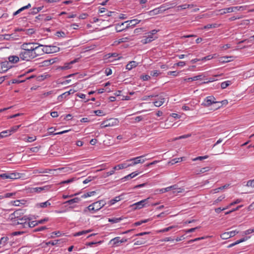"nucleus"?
Here are the masks:
<instances>
[{
    "label": "nucleus",
    "mask_w": 254,
    "mask_h": 254,
    "mask_svg": "<svg viewBox=\"0 0 254 254\" xmlns=\"http://www.w3.org/2000/svg\"><path fill=\"white\" fill-rule=\"evenodd\" d=\"M19 57L21 60L26 61H30L31 59L35 58L33 52L32 51H21L19 54Z\"/></svg>",
    "instance_id": "obj_1"
},
{
    "label": "nucleus",
    "mask_w": 254,
    "mask_h": 254,
    "mask_svg": "<svg viewBox=\"0 0 254 254\" xmlns=\"http://www.w3.org/2000/svg\"><path fill=\"white\" fill-rule=\"evenodd\" d=\"M149 197L146 199H144L131 205L130 207H131L132 209L133 210L140 209L146 206L147 204L149 203Z\"/></svg>",
    "instance_id": "obj_2"
},
{
    "label": "nucleus",
    "mask_w": 254,
    "mask_h": 254,
    "mask_svg": "<svg viewBox=\"0 0 254 254\" xmlns=\"http://www.w3.org/2000/svg\"><path fill=\"white\" fill-rule=\"evenodd\" d=\"M48 46H44L42 45H39L37 49H35L33 51V54L35 58L41 56L44 53H48Z\"/></svg>",
    "instance_id": "obj_3"
},
{
    "label": "nucleus",
    "mask_w": 254,
    "mask_h": 254,
    "mask_svg": "<svg viewBox=\"0 0 254 254\" xmlns=\"http://www.w3.org/2000/svg\"><path fill=\"white\" fill-rule=\"evenodd\" d=\"M18 227L19 229L28 228L27 221H30L32 219L26 215H24L21 218H19Z\"/></svg>",
    "instance_id": "obj_4"
},
{
    "label": "nucleus",
    "mask_w": 254,
    "mask_h": 254,
    "mask_svg": "<svg viewBox=\"0 0 254 254\" xmlns=\"http://www.w3.org/2000/svg\"><path fill=\"white\" fill-rule=\"evenodd\" d=\"M215 98L212 96L207 97L205 99L204 102L202 103V105L205 107H208L212 104L220 103V102L215 101Z\"/></svg>",
    "instance_id": "obj_5"
},
{
    "label": "nucleus",
    "mask_w": 254,
    "mask_h": 254,
    "mask_svg": "<svg viewBox=\"0 0 254 254\" xmlns=\"http://www.w3.org/2000/svg\"><path fill=\"white\" fill-rule=\"evenodd\" d=\"M117 120L115 119H110L109 120L103 121L101 124V128H105L108 127H111L116 124Z\"/></svg>",
    "instance_id": "obj_6"
},
{
    "label": "nucleus",
    "mask_w": 254,
    "mask_h": 254,
    "mask_svg": "<svg viewBox=\"0 0 254 254\" xmlns=\"http://www.w3.org/2000/svg\"><path fill=\"white\" fill-rule=\"evenodd\" d=\"M11 67L8 62H2L0 64V72L4 73Z\"/></svg>",
    "instance_id": "obj_7"
},
{
    "label": "nucleus",
    "mask_w": 254,
    "mask_h": 254,
    "mask_svg": "<svg viewBox=\"0 0 254 254\" xmlns=\"http://www.w3.org/2000/svg\"><path fill=\"white\" fill-rule=\"evenodd\" d=\"M140 20L134 19L132 20L126 21L125 22V23H127L126 25V28L128 29L130 27H134L136 24L139 23L140 22Z\"/></svg>",
    "instance_id": "obj_8"
},
{
    "label": "nucleus",
    "mask_w": 254,
    "mask_h": 254,
    "mask_svg": "<svg viewBox=\"0 0 254 254\" xmlns=\"http://www.w3.org/2000/svg\"><path fill=\"white\" fill-rule=\"evenodd\" d=\"M76 61H77V59H75L74 60L71 61L69 63H65L64 65V66H59L57 67L56 69H61L62 70H66V69H70L71 68V66H70V65L75 63L76 62Z\"/></svg>",
    "instance_id": "obj_9"
},
{
    "label": "nucleus",
    "mask_w": 254,
    "mask_h": 254,
    "mask_svg": "<svg viewBox=\"0 0 254 254\" xmlns=\"http://www.w3.org/2000/svg\"><path fill=\"white\" fill-rule=\"evenodd\" d=\"M21 210L20 209L15 211L13 213L10 214L9 218L13 219L15 218H21L23 216L22 215H21Z\"/></svg>",
    "instance_id": "obj_10"
},
{
    "label": "nucleus",
    "mask_w": 254,
    "mask_h": 254,
    "mask_svg": "<svg viewBox=\"0 0 254 254\" xmlns=\"http://www.w3.org/2000/svg\"><path fill=\"white\" fill-rule=\"evenodd\" d=\"M63 168H58V169H49V176L50 175L52 176H58L61 173V171Z\"/></svg>",
    "instance_id": "obj_11"
},
{
    "label": "nucleus",
    "mask_w": 254,
    "mask_h": 254,
    "mask_svg": "<svg viewBox=\"0 0 254 254\" xmlns=\"http://www.w3.org/2000/svg\"><path fill=\"white\" fill-rule=\"evenodd\" d=\"M56 129H54L53 127H49V135H56V134H62L66 132H67L68 131H70V129L68 130H65L63 131H61L60 132L54 133V131Z\"/></svg>",
    "instance_id": "obj_12"
},
{
    "label": "nucleus",
    "mask_w": 254,
    "mask_h": 254,
    "mask_svg": "<svg viewBox=\"0 0 254 254\" xmlns=\"http://www.w3.org/2000/svg\"><path fill=\"white\" fill-rule=\"evenodd\" d=\"M126 23L122 22L121 23H118L115 25V29L117 32H120L127 29L126 27H124V24Z\"/></svg>",
    "instance_id": "obj_13"
},
{
    "label": "nucleus",
    "mask_w": 254,
    "mask_h": 254,
    "mask_svg": "<svg viewBox=\"0 0 254 254\" xmlns=\"http://www.w3.org/2000/svg\"><path fill=\"white\" fill-rule=\"evenodd\" d=\"M156 38H157V36H151L148 34V36L142 39L141 42L143 44H147L150 43Z\"/></svg>",
    "instance_id": "obj_14"
},
{
    "label": "nucleus",
    "mask_w": 254,
    "mask_h": 254,
    "mask_svg": "<svg viewBox=\"0 0 254 254\" xmlns=\"http://www.w3.org/2000/svg\"><path fill=\"white\" fill-rule=\"evenodd\" d=\"M31 46H32V43H23L21 47V49L22 50V51H32V50L33 49H31L32 47H31Z\"/></svg>",
    "instance_id": "obj_15"
},
{
    "label": "nucleus",
    "mask_w": 254,
    "mask_h": 254,
    "mask_svg": "<svg viewBox=\"0 0 254 254\" xmlns=\"http://www.w3.org/2000/svg\"><path fill=\"white\" fill-rule=\"evenodd\" d=\"M176 5H177L176 2H167V3H165V4H163L161 5V6H160V8H165L166 6H168V7H167L166 9H164V10H165L166 9H170L171 8H173L175 6H176Z\"/></svg>",
    "instance_id": "obj_16"
},
{
    "label": "nucleus",
    "mask_w": 254,
    "mask_h": 254,
    "mask_svg": "<svg viewBox=\"0 0 254 254\" xmlns=\"http://www.w3.org/2000/svg\"><path fill=\"white\" fill-rule=\"evenodd\" d=\"M47 190L48 188L45 186L44 187L31 188L30 191L31 192H40L42 190Z\"/></svg>",
    "instance_id": "obj_17"
},
{
    "label": "nucleus",
    "mask_w": 254,
    "mask_h": 254,
    "mask_svg": "<svg viewBox=\"0 0 254 254\" xmlns=\"http://www.w3.org/2000/svg\"><path fill=\"white\" fill-rule=\"evenodd\" d=\"M165 102V98L163 96H159L158 100L154 102V104L156 107L161 106Z\"/></svg>",
    "instance_id": "obj_18"
},
{
    "label": "nucleus",
    "mask_w": 254,
    "mask_h": 254,
    "mask_svg": "<svg viewBox=\"0 0 254 254\" xmlns=\"http://www.w3.org/2000/svg\"><path fill=\"white\" fill-rule=\"evenodd\" d=\"M138 63L135 61H131L127 64L126 69L128 70H130L133 68L136 67Z\"/></svg>",
    "instance_id": "obj_19"
},
{
    "label": "nucleus",
    "mask_w": 254,
    "mask_h": 254,
    "mask_svg": "<svg viewBox=\"0 0 254 254\" xmlns=\"http://www.w3.org/2000/svg\"><path fill=\"white\" fill-rule=\"evenodd\" d=\"M8 179L14 180L19 179L21 177L20 174L18 173H7Z\"/></svg>",
    "instance_id": "obj_20"
},
{
    "label": "nucleus",
    "mask_w": 254,
    "mask_h": 254,
    "mask_svg": "<svg viewBox=\"0 0 254 254\" xmlns=\"http://www.w3.org/2000/svg\"><path fill=\"white\" fill-rule=\"evenodd\" d=\"M80 200L81 199L79 197H74L73 198L66 201L64 203L71 205L74 203H78L80 201Z\"/></svg>",
    "instance_id": "obj_21"
},
{
    "label": "nucleus",
    "mask_w": 254,
    "mask_h": 254,
    "mask_svg": "<svg viewBox=\"0 0 254 254\" xmlns=\"http://www.w3.org/2000/svg\"><path fill=\"white\" fill-rule=\"evenodd\" d=\"M139 174V172H132L131 173V174L124 177V178H122L121 180H123V181H125L129 179H131V178H133L134 177H135V176H136L138 174Z\"/></svg>",
    "instance_id": "obj_22"
},
{
    "label": "nucleus",
    "mask_w": 254,
    "mask_h": 254,
    "mask_svg": "<svg viewBox=\"0 0 254 254\" xmlns=\"http://www.w3.org/2000/svg\"><path fill=\"white\" fill-rule=\"evenodd\" d=\"M98 203L97 202H94L89 205L88 207H86L84 209V211H86L87 209H88L89 211H93L96 212L97 210H96V207L95 206L97 205Z\"/></svg>",
    "instance_id": "obj_23"
},
{
    "label": "nucleus",
    "mask_w": 254,
    "mask_h": 254,
    "mask_svg": "<svg viewBox=\"0 0 254 254\" xmlns=\"http://www.w3.org/2000/svg\"><path fill=\"white\" fill-rule=\"evenodd\" d=\"M248 238L249 237H244V238H242V239H241L236 241L235 242H234V243L229 245L228 246V248H231V247H233V246H235V245H236L237 244H240L241 243L245 242V241H246L248 239Z\"/></svg>",
    "instance_id": "obj_24"
},
{
    "label": "nucleus",
    "mask_w": 254,
    "mask_h": 254,
    "mask_svg": "<svg viewBox=\"0 0 254 254\" xmlns=\"http://www.w3.org/2000/svg\"><path fill=\"white\" fill-rule=\"evenodd\" d=\"M144 155H142L139 157H135L130 159L129 161H134V163L137 164L138 163H142L145 161V160L142 159V161H140V158L143 157Z\"/></svg>",
    "instance_id": "obj_25"
},
{
    "label": "nucleus",
    "mask_w": 254,
    "mask_h": 254,
    "mask_svg": "<svg viewBox=\"0 0 254 254\" xmlns=\"http://www.w3.org/2000/svg\"><path fill=\"white\" fill-rule=\"evenodd\" d=\"M128 167V165H127V163L126 162V163H122V164H120L118 165L115 166L114 167V170H119L120 169L127 168Z\"/></svg>",
    "instance_id": "obj_26"
},
{
    "label": "nucleus",
    "mask_w": 254,
    "mask_h": 254,
    "mask_svg": "<svg viewBox=\"0 0 254 254\" xmlns=\"http://www.w3.org/2000/svg\"><path fill=\"white\" fill-rule=\"evenodd\" d=\"M19 57L16 56H10L8 57V60L10 63H16L19 60Z\"/></svg>",
    "instance_id": "obj_27"
},
{
    "label": "nucleus",
    "mask_w": 254,
    "mask_h": 254,
    "mask_svg": "<svg viewBox=\"0 0 254 254\" xmlns=\"http://www.w3.org/2000/svg\"><path fill=\"white\" fill-rule=\"evenodd\" d=\"M121 239L119 237H117L110 241V243L112 244L114 246H118L119 243H120Z\"/></svg>",
    "instance_id": "obj_28"
},
{
    "label": "nucleus",
    "mask_w": 254,
    "mask_h": 254,
    "mask_svg": "<svg viewBox=\"0 0 254 254\" xmlns=\"http://www.w3.org/2000/svg\"><path fill=\"white\" fill-rule=\"evenodd\" d=\"M98 205L95 206L96 207V210L98 211L101 208H102L104 206V205L106 204L104 200H100L98 201H97Z\"/></svg>",
    "instance_id": "obj_29"
},
{
    "label": "nucleus",
    "mask_w": 254,
    "mask_h": 254,
    "mask_svg": "<svg viewBox=\"0 0 254 254\" xmlns=\"http://www.w3.org/2000/svg\"><path fill=\"white\" fill-rule=\"evenodd\" d=\"M233 57H223L220 58V62L222 63H227L233 60Z\"/></svg>",
    "instance_id": "obj_30"
},
{
    "label": "nucleus",
    "mask_w": 254,
    "mask_h": 254,
    "mask_svg": "<svg viewBox=\"0 0 254 254\" xmlns=\"http://www.w3.org/2000/svg\"><path fill=\"white\" fill-rule=\"evenodd\" d=\"M233 237V235H231V232H225L221 235V238L222 239H227L231 237Z\"/></svg>",
    "instance_id": "obj_31"
},
{
    "label": "nucleus",
    "mask_w": 254,
    "mask_h": 254,
    "mask_svg": "<svg viewBox=\"0 0 254 254\" xmlns=\"http://www.w3.org/2000/svg\"><path fill=\"white\" fill-rule=\"evenodd\" d=\"M92 230L91 229H89L87 230H83L81 231L78 232L74 234L73 236L75 237L79 236L82 235L86 234L89 232H91Z\"/></svg>",
    "instance_id": "obj_32"
},
{
    "label": "nucleus",
    "mask_w": 254,
    "mask_h": 254,
    "mask_svg": "<svg viewBox=\"0 0 254 254\" xmlns=\"http://www.w3.org/2000/svg\"><path fill=\"white\" fill-rule=\"evenodd\" d=\"M220 24L217 23H213L211 24H207L204 26L203 28L205 29H208L210 28H218L220 26Z\"/></svg>",
    "instance_id": "obj_33"
},
{
    "label": "nucleus",
    "mask_w": 254,
    "mask_h": 254,
    "mask_svg": "<svg viewBox=\"0 0 254 254\" xmlns=\"http://www.w3.org/2000/svg\"><path fill=\"white\" fill-rule=\"evenodd\" d=\"M49 48H50L49 49V54L56 53L60 50V48L57 46H49Z\"/></svg>",
    "instance_id": "obj_34"
},
{
    "label": "nucleus",
    "mask_w": 254,
    "mask_h": 254,
    "mask_svg": "<svg viewBox=\"0 0 254 254\" xmlns=\"http://www.w3.org/2000/svg\"><path fill=\"white\" fill-rule=\"evenodd\" d=\"M15 194L16 192H7L5 193L3 195H0V199L11 197L15 195Z\"/></svg>",
    "instance_id": "obj_35"
},
{
    "label": "nucleus",
    "mask_w": 254,
    "mask_h": 254,
    "mask_svg": "<svg viewBox=\"0 0 254 254\" xmlns=\"http://www.w3.org/2000/svg\"><path fill=\"white\" fill-rule=\"evenodd\" d=\"M123 219V217H121L119 218H109L108 221L110 222H111L112 223H119Z\"/></svg>",
    "instance_id": "obj_36"
},
{
    "label": "nucleus",
    "mask_w": 254,
    "mask_h": 254,
    "mask_svg": "<svg viewBox=\"0 0 254 254\" xmlns=\"http://www.w3.org/2000/svg\"><path fill=\"white\" fill-rule=\"evenodd\" d=\"M184 158H185V157H180L178 158L173 159L170 162H169V164L174 165L176 163L182 162Z\"/></svg>",
    "instance_id": "obj_37"
},
{
    "label": "nucleus",
    "mask_w": 254,
    "mask_h": 254,
    "mask_svg": "<svg viewBox=\"0 0 254 254\" xmlns=\"http://www.w3.org/2000/svg\"><path fill=\"white\" fill-rule=\"evenodd\" d=\"M229 184H226L223 186L213 189L212 190V191H213L214 193H216L218 192L220 190L227 188L229 187Z\"/></svg>",
    "instance_id": "obj_38"
},
{
    "label": "nucleus",
    "mask_w": 254,
    "mask_h": 254,
    "mask_svg": "<svg viewBox=\"0 0 254 254\" xmlns=\"http://www.w3.org/2000/svg\"><path fill=\"white\" fill-rule=\"evenodd\" d=\"M36 139V137L35 136H26L25 137L23 140L25 141H27L29 142H32L35 141Z\"/></svg>",
    "instance_id": "obj_39"
},
{
    "label": "nucleus",
    "mask_w": 254,
    "mask_h": 254,
    "mask_svg": "<svg viewBox=\"0 0 254 254\" xmlns=\"http://www.w3.org/2000/svg\"><path fill=\"white\" fill-rule=\"evenodd\" d=\"M160 9V7L159 8H155L153 10L150 11L149 12V15H154L161 13V10Z\"/></svg>",
    "instance_id": "obj_40"
},
{
    "label": "nucleus",
    "mask_w": 254,
    "mask_h": 254,
    "mask_svg": "<svg viewBox=\"0 0 254 254\" xmlns=\"http://www.w3.org/2000/svg\"><path fill=\"white\" fill-rule=\"evenodd\" d=\"M9 130H6L3 131L0 133V138H3L4 137H6L11 134V133L9 132Z\"/></svg>",
    "instance_id": "obj_41"
},
{
    "label": "nucleus",
    "mask_w": 254,
    "mask_h": 254,
    "mask_svg": "<svg viewBox=\"0 0 254 254\" xmlns=\"http://www.w3.org/2000/svg\"><path fill=\"white\" fill-rule=\"evenodd\" d=\"M54 35L57 36L58 38H64L66 36V34L64 32L62 31H58L56 32Z\"/></svg>",
    "instance_id": "obj_42"
},
{
    "label": "nucleus",
    "mask_w": 254,
    "mask_h": 254,
    "mask_svg": "<svg viewBox=\"0 0 254 254\" xmlns=\"http://www.w3.org/2000/svg\"><path fill=\"white\" fill-rule=\"evenodd\" d=\"M8 238L7 237H3L0 239V244L2 246H5L8 240Z\"/></svg>",
    "instance_id": "obj_43"
},
{
    "label": "nucleus",
    "mask_w": 254,
    "mask_h": 254,
    "mask_svg": "<svg viewBox=\"0 0 254 254\" xmlns=\"http://www.w3.org/2000/svg\"><path fill=\"white\" fill-rule=\"evenodd\" d=\"M176 185H173L166 188L162 189L160 190V191L161 192H165L171 190L172 189H175Z\"/></svg>",
    "instance_id": "obj_44"
},
{
    "label": "nucleus",
    "mask_w": 254,
    "mask_h": 254,
    "mask_svg": "<svg viewBox=\"0 0 254 254\" xmlns=\"http://www.w3.org/2000/svg\"><path fill=\"white\" fill-rule=\"evenodd\" d=\"M37 225L38 222H37V221H32L31 222L30 221H27V225H28V228H33Z\"/></svg>",
    "instance_id": "obj_45"
},
{
    "label": "nucleus",
    "mask_w": 254,
    "mask_h": 254,
    "mask_svg": "<svg viewBox=\"0 0 254 254\" xmlns=\"http://www.w3.org/2000/svg\"><path fill=\"white\" fill-rule=\"evenodd\" d=\"M242 201V200L241 199H237L235 201L231 202L230 204H229L228 205H227L226 207V208L228 209V208H230L231 206L234 205L236 204H238Z\"/></svg>",
    "instance_id": "obj_46"
},
{
    "label": "nucleus",
    "mask_w": 254,
    "mask_h": 254,
    "mask_svg": "<svg viewBox=\"0 0 254 254\" xmlns=\"http://www.w3.org/2000/svg\"><path fill=\"white\" fill-rule=\"evenodd\" d=\"M95 193H96V191H92L88 192H87L86 193H84L83 195H82L81 196V197H82V198H86L87 197H89V196H91L92 195H93Z\"/></svg>",
    "instance_id": "obj_47"
},
{
    "label": "nucleus",
    "mask_w": 254,
    "mask_h": 254,
    "mask_svg": "<svg viewBox=\"0 0 254 254\" xmlns=\"http://www.w3.org/2000/svg\"><path fill=\"white\" fill-rule=\"evenodd\" d=\"M47 76L48 74H45L43 75H39L36 77V79L38 81H42L44 80L45 79L47 78Z\"/></svg>",
    "instance_id": "obj_48"
},
{
    "label": "nucleus",
    "mask_w": 254,
    "mask_h": 254,
    "mask_svg": "<svg viewBox=\"0 0 254 254\" xmlns=\"http://www.w3.org/2000/svg\"><path fill=\"white\" fill-rule=\"evenodd\" d=\"M231 83L230 81H224L221 83V87L222 89H225Z\"/></svg>",
    "instance_id": "obj_49"
},
{
    "label": "nucleus",
    "mask_w": 254,
    "mask_h": 254,
    "mask_svg": "<svg viewBox=\"0 0 254 254\" xmlns=\"http://www.w3.org/2000/svg\"><path fill=\"white\" fill-rule=\"evenodd\" d=\"M25 34L28 35H31L35 32V30L33 28L24 29Z\"/></svg>",
    "instance_id": "obj_50"
},
{
    "label": "nucleus",
    "mask_w": 254,
    "mask_h": 254,
    "mask_svg": "<svg viewBox=\"0 0 254 254\" xmlns=\"http://www.w3.org/2000/svg\"><path fill=\"white\" fill-rule=\"evenodd\" d=\"M103 242L102 241H100L98 242H88L86 243V246L92 247L93 245L95 244H101Z\"/></svg>",
    "instance_id": "obj_51"
},
{
    "label": "nucleus",
    "mask_w": 254,
    "mask_h": 254,
    "mask_svg": "<svg viewBox=\"0 0 254 254\" xmlns=\"http://www.w3.org/2000/svg\"><path fill=\"white\" fill-rule=\"evenodd\" d=\"M67 96H68V95H67L66 92H65L64 93L59 95L58 97V100L59 101L61 102L63 99L66 98V97H67Z\"/></svg>",
    "instance_id": "obj_52"
},
{
    "label": "nucleus",
    "mask_w": 254,
    "mask_h": 254,
    "mask_svg": "<svg viewBox=\"0 0 254 254\" xmlns=\"http://www.w3.org/2000/svg\"><path fill=\"white\" fill-rule=\"evenodd\" d=\"M209 170H210L209 167H204V168L200 169L198 173H197V174H199L201 173H204L208 171Z\"/></svg>",
    "instance_id": "obj_53"
},
{
    "label": "nucleus",
    "mask_w": 254,
    "mask_h": 254,
    "mask_svg": "<svg viewBox=\"0 0 254 254\" xmlns=\"http://www.w3.org/2000/svg\"><path fill=\"white\" fill-rule=\"evenodd\" d=\"M223 10L224 13H229L234 11V8H233L232 7L225 8H224Z\"/></svg>",
    "instance_id": "obj_54"
},
{
    "label": "nucleus",
    "mask_w": 254,
    "mask_h": 254,
    "mask_svg": "<svg viewBox=\"0 0 254 254\" xmlns=\"http://www.w3.org/2000/svg\"><path fill=\"white\" fill-rule=\"evenodd\" d=\"M97 177H92V176H89L87 179H86L83 182V183L84 184H87L90 182H91V181L94 180L95 178H96Z\"/></svg>",
    "instance_id": "obj_55"
},
{
    "label": "nucleus",
    "mask_w": 254,
    "mask_h": 254,
    "mask_svg": "<svg viewBox=\"0 0 254 254\" xmlns=\"http://www.w3.org/2000/svg\"><path fill=\"white\" fill-rule=\"evenodd\" d=\"M20 126L21 125H17L12 127H11L10 129H9L10 131L9 132L11 133L15 132L19 128Z\"/></svg>",
    "instance_id": "obj_56"
},
{
    "label": "nucleus",
    "mask_w": 254,
    "mask_h": 254,
    "mask_svg": "<svg viewBox=\"0 0 254 254\" xmlns=\"http://www.w3.org/2000/svg\"><path fill=\"white\" fill-rule=\"evenodd\" d=\"M120 200H121L120 196H117L115 198H114V199H111L110 201V204H114V203H115L116 202L119 201Z\"/></svg>",
    "instance_id": "obj_57"
},
{
    "label": "nucleus",
    "mask_w": 254,
    "mask_h": 254,
    "mask_svg": "<svg viewBox=\"0 0 254 254\" xmlns=\"http://www.w3.org/2000/svg\"><path fill=\"white\" fill-rule=\"evenodd\" d=\"M174 227V226H170V227H168L167 228H164L163 229L159 230V232H160V233L166 232H168V231H170V230H171Z\"/></svg>",
    "instance_id": "obj_58"
},
{
    "label": "nucleus",
    "mask_w": 254,
    "mask_h": 254,
    "mask_svg": "<svg viewBox=\"0 0 254 254\" xmlns=\"http://www.w3.org/2000/svg\"><path fill=\"white\" fill-rule=\"evenodd\" d=\"M208 157V156L207 155H205V156H198V157H197L194 159H192V161H197V160H202L203 159H206Z\"/></svg>",
    "instance_id": "obj_59"
},
{
    "label": "nucleus",
    "mask_w": 254,
    "mask_h": 254,
    "mask_svg": "<svg viewBox=\"0 0 254 254\" xmlns=\"http://www.w3.org/2000/svg\"><path fill=\"white\" fill-rule=\"evenodd\" d=\"M59 60L58 57H56L53 59H49V64H52L54 63L57 62Z\"/></svg>",
    "instance_id": "obj_60"
},
{
    "label": "nucleus",
    "mask_w": 254,
    "mask_h": 254,
    "mask_svg": "<svg viewBox=\"0 0 254 254\" xmlns=\"http://www.w3.org/2000/svg\"><path fill=\"white\" fill-rule=\"evenodd\" d=\"M225 198V195H221V196H220L218 197L217 198V199H216L214 201V202L213 204H215V203H218L219 202L221 201H222L223 199H224Z\"/></svg>",
    "instance_id": "obj_61"
},
{
    "label": "nucleus",
    "mask_w": 254,
    "mask_h": 254,
    "mask_svg": "<svg viewBox=\"0 0 254 254\" xmlns=\"http://www.w3.org/2000/svg\"><path fill=\"white\" fill-rule=\"evenodd\" d=\"M61 241V240H60V239L59 240H55L54 241H49V245L51 244L52 246L56 245L59 244V242H60Z\"/></svg>",
    "instance_id": "obj_62"
},
{
    "label": "nucleus",
    "mask_w": 254,
    "mask_h": 254,
    "mask_svg": "<svg viewBox=\"0 0 254 254\" xmlns=\"http://www.w3.org/2000/svg\"><path fill=\"white\" fill-rule=\"evenodd\" d=\"M115 170H114V168H113V170L111 171L108 172L106 173L103 176L104 178H106L110 175H113L115 173Z\"/></svg>",
    "instance_id": "obj_63"
},
{
    "label": "nucleus",
    "mask_w": 254,
    "mask_h": 254,
    "mask_svg": "<svg viewBox=\"0 0 254 254\" xmlns=\"http://www.w3.org/2000/svg\"><path fill=\"white\" fill-rule=\"evenodd\" d=\"M246 186L247 187H251L254 188V179L253 180H249L247 182Z\"/></svg>",
    "instance_id": "obj_64"
}]
</instances>
